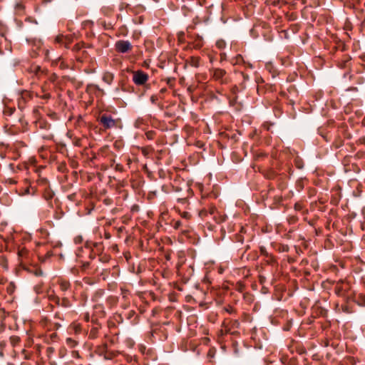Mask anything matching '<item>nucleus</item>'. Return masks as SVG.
I'll return each instance as SVG.
<instances>
[{
	"label": "nucleus",
	"instance_id": "1",
	"mask_svg": "<svg viewBox=\"0 0 365 365\" xmlns=\"http://www.w3.org/2000/svg\"><path fill=\"white\" fill-rule=\"evenodd\" d=\"M97 121L104 130L123 128L120 118H114L110 114L107 113L99 114Z\"/></svg>",
	"mask_w": 365,
	"mask_h": 365
},
{
	"label": "nucleus",
	"instance_id": "2",
	"mask_svg": "<svg viewBox=\"0 0 365 365\" xmlns=\"http://www.w3.org/2000/svg\"><path fill=\"white\" fill-rule=\"evenodd\" d=\"M3 115L7 121H10L12 125H16L17 121L23 120V113L21 110L16 109L14 106L6 105L3 110Z\"/></svg>",
	"mask_w": 365,
	"mask_h": 365
},
{
	"label": "nucleus",
	"instance_id": "3",
	"mask_svg": "<svg viewBox=\"0 0 365 365\" xmlns=\"http://www.w3.org/2000/svg\"><path fill=\"white\" fill-rule=\"evenodd\" d=\"M133 74V82L137 86H143L149 88L150 86L147 83L149 80V76L143 70L130 71Z\"/></svg>",
	"mask_w": 365,
	"mask_h": 365
},
{
	"label": "nucleus",
	"instance_id": "4",
	"mask_svg": "<svg viewBox=\"0 0 365 365\" xmlns=\"http://www.w3.org/2000/svg\"><path fill=\"white\" fill-rule=\"evenodd\" d=\"M243 62V58L241 55H237L235 58L230 61V63L232 64L233 67H235L237 65L240 66ZM232 71L234 73V76L232 78L239 79L240 81H242L241 83H244L245 81L246 77L242 71H238L237 68H233Z\"/></svg>",
	"mask_w": 365,
	"mask_h": 365
},
{
	"label": "nucleus",
	"instance_id": "5",
	"mask_svg": "<svg viewBox=\"0 0 365 365\" xmlns=\"http://www.w3.org/2000/svg\"><path fill=\"white\" fill-rule=\"evenodd\" d=\"M98 157L101 156L107 159L110 167L113 168L115 163V155L110 152L108 148L103 147L98 153Z\"/></svg>",
	"mask_w": 365,
	"mask_h": 365
},
{
	"label": "nucleus",
	"instance_id": "6",
	"mask_svg": "<svg viewBox=\"0 0 365 365\" xmlns=\"http://www.w3.org/2000/svg\"><path fill=\"white\" fill-rule=\"evenodd\" d=\"M223 328L221 329L219 331L218 336V341L220 344V350L218 351V354H225L227 350L226 344L223 341V336L228 333V327L225 325V322H224L222 324Z\"/></svg>",
	"mask_w": 365,
	"mask_h": 365
},
{
	"label": "nucleus",
	"instance_id": "7",
	"mask_svg": "<svg viewBox=\"0 0 365 365\" xmlns=\"http://www.w3.org/2000/svg\"><path fill=\"white\" fill-rule=\"evenodd\" d=\"M133 48L131 43L128 41L120 40L116 41L115 49L117 52L125 53L130 51Z\"/></svg>",
	"mask_w": 365,
	"mask_h": 365
},
{
	"label": "nucleus",
	"instance_id": "8",
	"mask_svg": "<svg viewBox=\"0 0 365 365\" xmlns=\"http://www.w3.org/2000/svg\"><path fill=\"white\" fill-rule=\"evenodd\" d=\"M73 41V35L58 34L54 39V43L64 45L66 48H69V45Z\"/></svg>",
	"mask_w": 365,
	"mask_h": 365
},
{
	"label": "nucleus",
	"instance_id": "9",
	"mask_svg": "<svg viewBox=\"0 0 365 365\" xmlns=\"http://www.w3.org/2000/svg\"><path fill=\"white\" fill-rule=\"evenodd\" d=\"M123 315H124L125 320L129 321L130 323L133 325H135L139 322L140 317L133 309H125L123 311Z\"/></svg>",
	"mask_w": 365,
	"mask_h": 365
},
{
	"label": "nucleus",
	"instance_id": "10",
	"mask_svg": "<svg viewBox=\"0 0 365 365\" xmlns=\"http://www.w3.org/2000/svg\"><path fill=\"white\" fill-rule=\"evenodd\" d=\"M349 288L350 286L348 282H346L343 280H339L335 285L334 292L337 296L341 297L344 295L345 292L348 291Z\"/></svg>",
	"mask_w": 365,
	"mask_h": 365
},
{
	"label": "nucleus",
	"instance_id": "11",
	"mask_svg": "<svg viewBox=\"0 0 365 365\" xmlns=\"http://www.w3.org/2000/svg\"><path fill=\"white\" fill-rule=\"evenodd\" d=\"M173 189L176 192H181L182 191H189L190 187L183 180L180 179H175L172 184Z\"/></svg>",
	"mask_w": 365,
	"mask_h": 365
},
{
	"label": "nucleus",
	"instance_id": "12",
	"mask_svg": "<svg viewBox=\"0 0 365 365\" xmlns=\"http://www.w3.org/2000/svg\"><path fill=\"white\" fill-rule=\"evenodd\" d=\"M26 71L37 78H40L42 75L44 74L45 70L43 69L41 66L32 63L26 69Z\"/></svg>",
	"mask_w": 365,
	"mask_h": 365
},
{
	"label": "nucleus",
	"instance_id": "13",
	"mask_svg": "<svg viewBox=\"0 0 365 365\" xmlns=\"http://www.w3.org/2000/svg\"><path fill=\"white\" fill-rule=\"evenodd\" d=\"M170 225L175 230H180L182 233H187L188 232L187 226H184L180 220H173L170 222Z\"/></svg>",
	"mask_w": 365,
	"mask_h": 365
},
{
	"label": "nucleus",
	"instance_id": "14",
	"mask_svg": "<svg viewBox=\"0 0 365 365\" xmlns=\"http://www.w3.org/2000/svg\"><path fill=\"white\" fill-rule=\"evenodd\" d=\"M57 283L59 286L60 290L63 293L68 292L71 288L70 282L65 279H59Z\"/></svg>",
	"mask_w": 365,
	"mask_h": 365
},
{
	"label": "nucleus",
	"instance_id": "15",
	"mask_svg": "<svg viewBox=\"0 0 365 365\" xmlns=\"http://www.w3.org/2000/svg\"><path fill=\"white\" fill-rule=\"evenodd\" d=\"M119 89L124 92H130L133 91V87L129 86L125 80L121 79L118 81V88H116L115 91H118Z\"/></svg>",
	"mask_w": 365,
	"mask_h": 365
},
{
	"label": "nucleus",
	"instance_id": "16",
	"mask_svg": "<svg viewBox=\"0 0 365 365\" xmlns=\"http://www.w3.org/2000/svg\"><path fill=\"white\" fill-rule=\"evenodd\" d=\"M91 44H86L85 42L83 41H80L77 43H76L73 48H72V51L76 53V55L78 54L79 53H81V50L83 48H91Z\"/></svg>",
	"mask_w": 365,
	"mask_h": 365
},
{
	"label": "nucleus",
	"instance_id": "17",
	"mask_svg": "<svg viewBox=\"0 0 365 365\" xmlns=\"http://www.w3.org/2000/svg\"><path fill=\"white\" fill-rule=\"evenodd\" d=\"M226 73H227V72L225 70L221 69V68H216L214 71L213 78L216 81H219L221 83H224L223 77L225 76Z\"/></svg>",
	"mask_w": 365,
	"mask_h": 365
},
{
	"label": "nucleus",
	"instance_id": "18",
	"mask_svg": "<svg viewBox=\"0 0 365 365\" xmlns=\"http://www.w3.org/2000/svg\"><path fill=\"white\" fill-rule=\"evenodd\" d=\"M23 269L26 271H27L29 273L33 274L36 277H40L43 275V271L42 269L38 267H26L23 266Z\"/></svg>",
	"mask_w": 365,
	"mask_h": 365
},
{
	"label": "nucleus",
	"instance_id": "19",
	"mask_svg": "<svg viewBox=\"0 0 365 365\" xmlns=\"http://www.w3.org/2000/svg\"><path fill=\"white\" fill-rule=\"evenodd\" d=\"M60 63L59 67L61 69H67L68 68V64L63 60L61 56H56L51 63V66H57L58 63Z\"/></svg>",
	"mask_w": 365,
	"mask_h": 365
},
{
	"label": "nucleus",
	"instance_id": "20",
	"mask_svg": "<svg viewBox=\"0 0 365 365\" xmlns=\"http://www.w3.org/2000/svg\"><path fill=\"white\" fill-rule=\"evenodd\" d=\"M83 250H79L78 253H77L78 257V263L80 264L81 269L82 271H86L90 267V262L88 261H83L81 260L80 258L81 257V252H83Z\"/></svg>",
	"mask_w": 365,
	"mask_h": 365
},
{
	"label": "nucleus",
	"instance_id": "21",
	"mask_svg": "<svg viewBox=\"0 0 365 365\" xmlns=\"http://www.w3.org/2000/svg\"><path fill=\"white\" fill-rule=\"evenodd\" d=\"M102 80L106 83L110 85L114 80V74L109 71H106L103 74Z\"/></svg>",
	"mask_w": 365,
	"mask_h": 365
},
{
	"label": "nucleus",
	"instance_id": "22",
	"mask_svg": "<svg viewBox=\"0 0 365 365\" xmlns=\"http://www.w3.org/2000/svg\"><path fill=\"white\" fill-rule=\"evenodd\" d=\"M200 58L198 56H190L187 60V63L192 67L197 68L200 66Z\"/></svg>",
	"mask_w": 365,
	"mask_h": 365
},
{
	"label": "nucleus",
	"instance_id": "23",
	"mask_svg": "<svg viewBox=\"0 0 365 365\" xmlns=\"http://www.w3.org/2000/svg\"><path fill=\"white\" fill-rule=\"evenodd\" d=\"M93 246L94 252H93V256H96V255H100L103 252L104 250V247L102 242H95L92 243Z\"/></svg>",
	"mask_w": 365,
	"mask_h": 365
},
{
	"label": "nucleus",
	"instance_id": "24",
	"mask_svg": "<svg viewBox=\"0 0 365 365\" xmlns=\"http://www.w3.org/2000/svg\"><path fill=\"white\" fill-rule=\"evenodd\" d=\"M53 196H54V192L50 187L45 188V190L43 192V197L46 201L51 200L53 199Z\"/></svg>",
	"mask_w": 365,
	"mask_h": 365
},
{
	"label": "nucleus",
	"instance_id": "25",
	"mask_svg": "<svg viewBox=\"0 0 365 365\" xmlns=\"http://www.w3.org/2000/svg\"><path fill=\"white\" fill-rule=\"evenodd\" d=\"M118 299L115 296H109L106 301V304L110 308L115 306L118 303Z\"/></svg>",
	"mask_w": 365,
	"mask_h": 365
},
{
	"label": "nucleus",
	"instance_id": "26",
	"mask_svg": "<svg viewBox=\"0 0 365 365\" xmlns=\"http://www.w3.org/2000/svg\"><path fill=\"white\" fill-rule=\"evenodd\" d=\"M99 329L100 327L98 325L93 327L89 331L88 338L92 339H96L98 336Z\"/></svg>",
	"mask_w": 365,
	"mask_h": 365
},
{
	"label": "nucleus",
	"instance_id": "27",
	"mask_svg": "<svg viewBox=\"0 0 365 365\" xmlns=\"http://www.w3.org/2000/svg\"><path fill=\"white\" fill-rule=\"evenodd\" d=\"M91 89H95L96 91H97L101 96H103L105 94L104 91L96 84L91 83L87 85L86 91L88 92Z\"/></svg>",
	"mask_w": 365,
	"mask_h": 365
},
{
	"label": "nucleus",
	"instance_id": "28",
	"mask_svg": "<svg viewBox=\"0 0 365 365\" xmlns=\"http://www.w3.org/2000/svg\"><path fill=\"white\" fill-rule=\"evenodd\" d=\"M16 289V286L14 282H10L6 287V293L11 296L14 294Z\"/></svg>",
	"mask_w": 365,
	"mask_h": 365
},
{
	"label": "nucleus",
	"instance_id": "29",
	"mask_svg": "<svg viewBox=\"0 0 365 365\" xmlns=\"http://www.w3.org/2000/svg\"><path fill=\"white\" fill-rule=\"evenodd\" d=\"M61 307L65 309L71 308L72 307V302L68 298L66 297H61Z\"/></svg>",
	"mask_w": 365,
	"mask_h": 365
},
{
	"label": "nucleus",
	"instance_id": "30",
	"mask_svg": "<svg viewBox=\"0 0 365 365\" xmlns=\"http://www.w3.org/2000/svg\"><path fill=\"white\" fill-rule=\"evenodd\" d=\"M214 219L217 224H221L226 221L227 215L225 214L217 212L215 215H214Z\"/></svg>",
	"mask_w": 365,
	"mask_h": 365
},
{
	"label": "nucleus",
	"instance_id": "31",
	"mask_svg": "<svg viewBox=\"0 0 365 365\" xmlns=\"http://www.w3.org/2000/svg\"><path fill=\"white\" fill-rule=\"evenodd\" d=\"M76 60L80 62H83L85 59L88 58V53L83 48L81 50V53L76 55Z\"/></svg>",
	"mask_w": 365,
	"mask_h": 365
},
{
	"label": "nucleus",
	"instance_id": "32",
	"mask_svg": "<svg viewBox=\"0 0 365 365\" xmlns=\"http://www.w3.org/2000/svg\"><path fill=\"white\" fill-rule=\"evenodd\" d=\"M98 23L103 27L105 30H111L113 29V24L110 21L106 22L104 20L99 19Z\"/></svg>",
	"mask_w": 365,
	"mask_h": 365
},
{
	"label": "nucleus",
	"instance_id": "33",
	"mask_svg": "<svg viewBox=\"0 0 365 365\" xmlns=\"http://www.w3.org/2000/svg\"><path fill=\"white\" fill-rule=\"evenodd\" d=\"M48 299L50 302L54 303L58 307H61V297L56 294H51L48 296Z\"/></svg>",
	"mask_w": 365,
	"mask_h": 365
},
{
	"label": "nucleus",
	"instance_id": "34",
	"mask_svg": "<svg viewBox=\"0 0 365 365\" xmlns=\"http://www.w3.org/2000/svg\"><path fill=\"white\" fill-rule=\"evenodd\" d=\"M145 10V8L144 6L141 5V4H138L134 7H130V11L133 13V14H138V13H140V12H143Z\"/></svg>",
	"mask_w": 365,
	"mask_h": 365
},
{
	"label": "nucleus",
	"instance_id": "35",
	"mask_svg": "<svg viewBox=\"0 0 365 365\" xmlns=\"http://www.w3.org/2000/svg\"><path fill=\"white\" fill-rule=\"evenodd\" d=\"M93 242L87 241L85 243V248L89 252V257L90 259H93L94 256H93V252H94L93 246L92 245Z\"/></svg>",
	"mask_w": 365,
	"mask_h": 365
},
{
	"label": "nucleus",
	"instance_id": "36",
	"mask_svg": "<svg viewBox=\"0 0 365 365\" xmlns=\"http://www.w3.org/2000/svg\"><path fill=\"white\" fill-rule=\"evenodd\" d=\"M66 344L71 349H73L75 348L78 344V341H77L76 340L71 338V337H68L66 338Z\"/></svg>",
	"mask_w": 365,
	"mask_h": 365
},
{
	"label": "nucleus",
	"instance_id": "37",
	"mask_svg": "<svg viewBox=\"0 0 365 365\" xmlns=\"http://www.w3.org/2000/svg\"><path fill=\"white\" fill-rule=\"evenodd\" d=\"M120 294L122 298L125 301L128 300V297L130 295V291L125 287H120Z\"/></svg>",
	"mask_w": 365,
	"mask_h": 365
},
{
	"label": "nucleus",
	"instance_id": "38",
	"mask_svg": "<svg viewBox=\"0 0 365 365\" xmlns=\"http://www.w3.org/2000/svg\"><path fill=\"white\" fill-rule=\"evenodd\" d=\"M9 341H10L11 344L13 346H15L20 343L21 339L19 336L13 335V336H10Z\"/></svg>",
	"mask_w": 365,
	"mask_h": 365
},
{
	"label": "nucleus",
	"instance_id": "39",
	"mask_svg": "<svg viewBox=\"0 0 365 365\" xmlns=\"http://www.w3.org/2000/svg\"><path fill=\"white\" fill-rule=\"evenodd\" d=\"M174 209L180 214V215L182 218L186 219V220L190 219L191 215L188 212H186V211L181 212L179 208L175 207H174Z\"/></svg>",
	"mask_w": 365,
	"mask_h": 365
},
{
	"label": "nucleus",
	"instance_id": "40",
	"mask_svg": "<svg viewBox=\"0 0 365 365\" xmlns=\"http://www.w3.org/2000/svg\"><path fill=\"white\" fill-rule=\"evenodd\" d=\"M18 255L21 258L27 257L29 255V250L24 247H21L19 250Z\"/></svg>",
	"mask_w": 365,
	"mask_h": 365
},
{
	"label": "nucleus",
	"instance_id": "41",
	"mask_svg": "<svg viewBox=\"0 0 365 365\" xmlns=\"http://www.w3.org/2000/svg\"><path fill=\"white\" fill-rule=\"evenodd\" d=\"M21 354L24 356V359L26 360L31 359L34 356V354L31 351H29L26 349H23L21 351Z\"/></svg>",
	"mask_w": 365,
	"mask_h": 365
},
{
	"label": "nucleus",
	"instance_id": "42",
	"mask_svg": "<svg viewBox=\"0 0 365 365\" xmlns=\"http://www.w3.org/2000/svg\"><path fill=\"white\" fill-rule=\"evenodd\" d=\"M36 96L40 98H41V99L48 101V99L51 98V95L50 92H46V93H42L41 94V93H36Z\"/></svg>",
	"mask_w": 365,
	"mask_h": 365
},
{
	"label": "nucleus",
	"instance_id": "43",
	"mask_svg": "<svg viewBox=\"0 0 365 365\" xmlns=\"http://www.w3.org/2000/svg\"><path fill=\"white\" fill-rule=\"evenodd\" d=\"M15 9L18 13H24L25 11V6L22 3H16Z\"/></svg>",
	"mask_w": 365,
	"mask_h": 365
},
{
	"label": "nucleus",
	"instance_id": "44",
	"mask_svg": "<svg viewBox=\"0 0 365 365\" xmlns=\"http://www.w3.org/2000/svg\"><path fill=\"white\" fill-rule=\"evenodd\" d=\"M152 150L150 146H145L140 148L141 153L144 156H148Z\"/></svg>",
	"mask_w": 365,
	"mask_h": 365
},
{
	"label": "nucleus",
	"instance_id": "45",
	"mask_svg": "<svg viewBox=\"0 0 365 365\" xmlns=\"http://www.w3.org/2000/svg\"><path fill=\"white\" fill-rule=\"evenodd\" d=\"M113 168L116 172L123 173L125 171L124 166L121 163H115Z\"/></svg>",
	"mask_w": 365,
	"mask_h": 365
},
{
	"label": "nucleus",
	"instance_id": "46",
	"mask_svg": "<svg viewBox=\"0 0 365 365\" xmlns=\"http://www.w3.org/2000/svg\"><path fill=\"white\" fill-rule=\"evenodd\" d=\"M245 288V284L242 280L236 281V287L235 289L239 291L240 292H242Z\"/></svg>",
	"mask_w": 365,
	"mask_h": 365
},
{
	"label": "nucleus",
	"instance_id": "47",
	"mask_svg": "<svg viewBox=\"0 0 365 365\" xmlns=\"http://www.w3.org/2000/svg\"><path fill=\"white\" fill-rule=\"evenodd\" d=\"M114 319L115 320L118 322V323H123L124 319H125L124 318V315H123V312H121L119 314H116L115 316H114Z\"/></svg>",
	"mask_w": 365,
	"mask_h": 365
},
{
	"label": "nucleus",
	"instance_id": "48",
	"mask_svg": "<svg viewBox=\"0 0 365 365\" xmlns=\"http://www.w3.org/2000/svg\"><path fill=\"white\" fill-rule=\"evenodd\" d=\"M156 135V132L154 130H148L145 133V136L148 140H153Z\"/></svg>",
	"mask_w": 365,
	"mask_h": 365
},
{
	"label": "nucleus",
	"instance_id": "49",
	"mask_svg": "<svg viewBox=\"0 0 365 365\" xmlns=\"http://www.w3.org/2000/svg\"><path fill=\"white\" fill-rule=\"evenodd\" d=\"M216 46L219 49H224L226 47V42L222 39H220L216 42Z\"/></svg>",
	"mask_w": 365,
	"mask_h": 365
},
{
	"label": "nucleus",
	"instance_id": "50",
	"mask_svg": "<svg viewBox=\"0 0 365 365\" xmlns=\"http://www.w3.org/2000/svg\"><path fill=\"white\" fill-rule=\"evenodd\" d=\"M73 144L77 147H82L83 146V139H81L80 138H74L73 139Z\"/></svg>",
	"mask_w": 365,
	"mask_h": 365
},
{
	"label": "nucleus",
	"instance_id": "51",
	"mask_svg": "<svg viewBox=\"0 0 365 365\" xmlns=\"http://www.w3.org/2000/svg\"><path fill=\"white\" fill-rule=\"evenodd\" d=\"M43 54H44V58H45V60L48 61H51V62H52V60H53V58H51L50 57V50H49V49H48V48H44V49H43Z\"/></svg>",
	"mask_w": 365,
	"mask_h": 365
},
{
	"label": "nucleus",
	"instance_id": "52",
	"mask_svg": "<svg viewBox=\"0 0 365 365\" xmlns=\"http://www.w3.org/2000/svg\"><path fill=\"white\" fill-rule=\"evenodd\" d=\"M231 341H232V346L234 349V354L235 355L238 356L240 354V350L237 348V346H238L237 341H234L232 339H231Z\"/></svg>",
	"mask_w": 365,
	"mask_h": 365
},
{
	"label": "nucleus",
	"instance_id": "53",
	"mask_svg": "<svg viewBox=\"0 0 365 365\" xmlns=\"http://www.w3.org/2000/svg\"><path fill=\"white\" fill-rule=\"evenodd\" d=\"M17 123H19L21 126L22 130H28V123L24 118V115H23V120L21 121H17Z\"/></svg>",
	"mask_w": 365,
	"mask_h": 365
},
{
	"label": "nucleus",
	"instance_id": "54",
	"mask_svg": "<svg viewBox=\"0 0 365 365\" xmlns=\"http://www.w3.org/2000/svg\"><path fill=\"white\" fill-rule=\"evenodd\" d=\"M67 199L73 202H74L75 204H77L78 202V200H77V195L76 193H72V194H70L68 195H67Z\"/></svg>",
	"mask_w": 365,
	"mask_h": 365
},
{
	"label": "nucleus",
	"instance_id": "55",
	"mask_svg": "<svg viewBox=\"0 0 365 365\" xmlns=\"http://www.w3.org/2000/svg\"><path fill=\"white\" fill-rule=\"evenodd\" d=\"M50 84L48 82H44L41 86V93L50 92Z\"/></svg>",
	"mask_w": 365,
	"mask_h": 365
},
{
	"label": "nucleus",
	"instance_id": "56",
	"mask_svg": "<svg viewBox=\"0 0 365 365\" xmlns=\"http://www.w3.org/2000/svg\"><path fill=\"white\" fill-rule=\"evenodd\" d=\"M57 169L59 172L65 173L67 170V167L65 163H61L58 164Z\"/></svg>",
	"mask_w": 365,
	"mask_h": 365
},
{
	"label": "nucleus",
	"instance_id": "57",
	"mask_svg": "<svg viewBox=\"0 0 365 365\" xmlns=\"http://www.w3.org/2000/svg\"><path fill=\"white\" fill-rule=\"evenodd\" d=\"M67 354V349L65 347H61L58 350V356L63 358Z\"/></svg>",
	"mask_w": 365,
	"mask_h": 365
},
{
	"label": "nucleus",
	"instance_id": "58",
	"mask_svg": "<svg viewBox=\"0 0 365 365\" xmlns=\"http://www.w3.org/2000/svg\"><path fill=\"white\" fill-rule=\"evenodd\" d=\"M130 4H128L125 2H122L119 6V9L120 11H123V9H127V10L130 11Z\"/></svg>",
	"mask_w": 365,
	"mask_h": 365
},
{
	"label": "nucleus",
	"instance_id": "59",
	"mask_svg": "<svg viewBox=\"0 0 365 365\" xmlns=\"http://www.w3.org/2000/svg\"><path fill=\"white\" fill-rule=\"evenodd\" d=\"M357 300L359 305L365 306V295H359Z\"/></svg>",
	"mask_w": 365,
	"mask_h": 365
},
{
	"label": "nucleus",
	"instance_id": "60",
	"mask_svg": "<svg viewBox=\"0 0 365 365\" xmlns=\"http://www.w3.org/2000/svg\"><path fill=\"white\" fill-rule=\"evenodd\" d=\"M55 352V349L53 346H48L46 348V354L48 357H50L51 354H53Z\"/></svg>",
	"mask_w": 365,
	"mask_h": 365
},
{
	"label": "nucleus",
	"instance_id": "61",
	"mask_svg": "<svg viewBox=\"0 0 365 365\" xmlns=\"http://www.w3.org/2000/svg\"><path fill=\"white\" fill-rule=\"evenodd\" d=\"M294 163L297 168L302 169L303 168V162L300 159H295Z\"/></svg>",
	"mask_w": 365,
	"mask_h": 365
},
{
	"label": "nucleus",
	"instance_id": "62",
	"mask_svg": "<svg viewBox=\"0 0 365 365\" xmlns=\"http://www.w3.org/2000/svg\"><path fill=\"white\" fill-rule=\"evenodd\" d=\"M71 356H72V357L76 358V359H81V356L79 351L77 350H73L71 351Z\"/></svg>",
	"mask_w": 365,
	"mask_h": 365
},
{
	"label": "nucleus",
	"instance_id": "63",
	"mask_svg": "<svg viewBox=\"0 0 365 365\" xmlns=\"http://www.w3.org/2000/svg\"><path fill=\"white\" fill-rule=\"evenodd\" d=\"M58 79V76L56 73H52L49 78L48 81L51 83H54Z\"/></svg>",
	"mask_w": 365,
	"mask_h": 365
},
{
	"label": "nucleus",
	"instance_id": "64",
	"mask_svg": "<svg viewBox=\"0 0 365 365\" xmlns=\"http://www.w3.org/2000/svg\"><path fill=\"white\" fill-rule=\"evenodd\" d=\"M360 62L359 63L365 68V55H362L359 57Z\"/></svg>",
	"mask_w": 365,
	"mask_h": 365
}]
</instances>
